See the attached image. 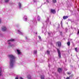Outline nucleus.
<instances>
[{
  "instance_id": "nucleus-1",
  "label": "nucleus",
  "mask_w": 79,
  "mask_h": 79,
  "mask_svg": "<svg viewBox=\"0 0 79 79\" xmlns=\"http://www.w3.org/2000/svg\"><path fill=\"white\" fill-rule=\"evenodd\" d=\"M9 58H10V68H11L13 67L14 66V64L15 63V59H16V57L15 56L13 55H9L8 56Z\"/></svg>"
},
{
  "instance_id": "nucleus-2",
  "label": "nucleus",
  "mask_w": 79,
  "mask_h": 79,
  "mask_svg": "<svg viewBox=\"0 0 79 79\" xmlns=\"http://www.w3.org/2000/svg\"><path fill=\"white\" fill-rule=\"evenodd\" d=\"M57 53L58 54V56L60 58H61V52H60V51L59 50V49L57 48Z\"/></svg>"
},
{
  "instance_id": "nucleus-3",
  "label": "nucleus",
  "mask_w": 79,
  "mask_h": 79,
  "mask_svg": "<svg viewBox=\"0 0 79 79\" xmlns=\"http://www.w3.org/2000/svg\"><path fill=\"white\" fill-rule=\"evenodd\" d=\"M56 45H58L59 47H60L61 45V43L60 41H58L56 43Z\"/></svg>"
},
{
  "instance_id": "nucleus-4",
  "label": "nucleus",
  "mask_w": 79,
  "mask_h": 79,
  "mask_svg": "<svg viewBox=\"0 0 79 79\" xmlns=\"http://www.w3.org/2000/svg\"><path fill=\"white\" fill-rule=\"evenodd\" d=\"M51 13H53V14H55V10H53V9H51Z\"/></svg>"
},
{
  "instance_id": "nucleus-5",
  "label": "nucleus",
  "mask_w": 79,
  "mask_h": 79,
  "mask_svg": "<svg viewBox=\"0 0 79 79\" xmlns=\"http://www.w3.org/2000/svg\"><path fill=\"white\" fill-rule=\"evenodd\" d=\"M57 71L59 73H61L62 71V69L59 68L57 69Z\"/></svg>"
},
{
  "instance_id": "nucleus-6",
  "label": "nucleus",
  "mask_w": 79,
  "mask_h": 79,
  "mask_svg": "<svg viewBox=\"0 0 79 79\" xmlns=\"http://www.w3.org/2000/svg\"><path fill=\"white\" fill-rule=\"evenodd\" d=\"M2 29L3 31H6V27H3L2 28Z\"/></svg>"
},
{
  "instance_id": "nucleus-7",
  "label": "nucleus",
  "mask_w": 79,
  "mask_h": 79,
  "mask_svg": "<svg viewBox=\"0 0 79 79\" xmlns=\"http://www.w3.org/2000/svg\"><path fill=\"white\" fill-rule=\"evenodd\" d=\"M13 41H15V39H11L9 40H8L7 42H13Z\"/></svg>"
},
{
  "instance_id": "nucleus-8",
  "label": "nucleus",
  "mask_w": 79,
  "mask_h": 79,
  "mask_svg": "<svg viewBox=\"0 0 79 79\" xmlns=\"http://www.w3.org/2000/svg\"><path fill=\"white\" fill-rule=\"evenodd\" d=\"M17 52L18 53V55H19L20 54H21V52H20V50H17Z\"/></svg>"
},
{
  "instance_id": "nucleus-9",
  "label": "nucleus",
  "mask_w": 79,
  "mask_h": 79,
  "mask_svg": "<svg viewBox=\"0 0 79 79\" xmlns=\"http://www.w3.org/2000/svg\"><path fill=\"white\" fill-rule=\"evenodd\" d=\"M68 18V16H64L63 17V18L64 19H67V18Z\"/></svg>"
},
{
  "instance_id": "nucleus-10",
  "label": "nucleus",
  "mask_w": 79,
  "mask_h": 79,
  "mask_svg": "<svg viewBox=\"0 0 79 79\" xmlns=\"http://www.w3.org/2000/svg\"><path fill=\"white\" fill-rule=\"evenodd\" d=\"M2 68H0V76H1V75H2Z\"/></svg>"
},
{
  "instance_id": "nucleus-11",
  "label": "nucleus",
  "mask_w": 79,
  "mask_h": 79,
  "mask_svg": "<svg viewBox=\"0 0 79 79\" xmlns=\"http://www.w3.org/2000/svg\"><path fill=\"white\" fill-rule=\"evenodd\" d=\"M18 32H19V34H22V35H23V33L22 32L19 31V30H18Z\"/></svg>"
},
{
  "instance_id": "nucleus-12",
  "label": "nucleus",
  "mask_w": 79,
  "mask_h": 79,
  "mask_svg": "<svg viewBox=\"0 0 79 79\" xmlns=\"http://www.w3.org/2000/svg\"><path fill=\"white\" fill-rule=\"evenodd\" d=\"M19 8H21V4L20 2H19Z\"/></svg>"
},
{
  "instance_id": "nucleus-13",
  "label": "nucleus",
  "mask_w": 79,
  "mask_h": 79,
  "mask_svg": "<svg viewBox=\"0 0 79 79\" xmlns=\"http://www.w3.org/2000/svg\"><path fill=\"white\" fill-rule=\"evenodd\" d=\"M70 42L69 41L67 43V44L68 46H70Z\"/></svg>"
},
{
  "instance_id": "nucleus-14",
  "label": "nucleus",
  "mask_w": 79,
  "mask_h": 79,
  "mask_svg": "<svg viewBox=\"0 0 79 79\" xmlns=\"http://www.w3.org/2000/svg\"><path fill=\"white\" fill-rule=\"evenodd\" d=\"M27 78L28 79H31V75H29L27 77Z\"/></svg>"
},
{
  "instance_id": "nucleus-15",
  "label": "nucleus",
  "mask_w": 79,
  "mask_h": 79,
  "mask_svg": "<svg viewBox=\"0 0 79 79\" xmlns=\"http://www.w3.org/2000/svg\"><path fill=\"white\" fill-rule=\"evenodd\" d=\"M40 17L39 16H38V21H40Z\"/></svg>"
},
{
  "instance_id": "nucleus-16",
  "label": "nucleus",
  "mask_w": 79,
  "mask_h": 79,
  "mask_svg": "<svg viewBox=\"0 0 79 79\" xmlns=\"http://www.w3.org/2000/svg\"><path fill=\"white\" fill-rule=\"evenodd\" d=\"M41 79H45L44 78V76L43 75L41 76Z\"/></svg>"
},
{
  "instance_id": "nucleus-17",
  "label": "nucleus",
  "mask_w": 79,
  "mask_h": 79,
  "mask_svg": "<svg viewBox=\"0 0 79 79\" xmlns=\"http://www.w3.org/2000/svg\"><path fill=\"white\" fill-rule=\"evenodd\" d=\"M75 50L76 52H77V48H75Z\"/></svg>"
},
{
  "instance_id": "nucleus-18",
  "label": "nucleus",
  "mask_w": 79,
  "mask_h": 79,
  "mask_svg": "<svg viewBox=\"0 0 79 79\" xmlns=\"http://www.w3.org/2000/svg\"><path fill=\"white\" fill-rule=\"evenodd\" d=\"M52 2L53 3H56V0H52Z\"/></svg>"
},
{
  "instance_id": "nucleus-19",
  "label": "nucleus",
  "mask_w": 79,
  "mask_h": 79,
  "mask_svg": "<svg viewBox=\"0 0 79 79\" xmlns=\"http://www.w3.org/2000/svg\"><path fill=\"white\" fill-rule=\"evenodd\" d=\"M24 19H25V21H27V18H26V16H24Z\"/></svg>"
},
{
  "instance_id": "nucleus-20",
  "label": "nucleus",
  "mask_w": 79,
  "mask_h": 79,
  "mask_svg": "<svg viewBox=\"0 0 79 79\" xmlns=\"http://www.w3.org/2000/svg\"><path fill=\"white\" fill-rule=\"evenodd\" d=\"M37 51H35L34 52V53H35V54H36V53H37Z\"/></svg>"
},
{
  "instance_id": "nucleus-21",
  "label": "nucleus",
  "mask_w": 79,
  "mask_h": 79,
  "mask_svg": "<svg viewBox=\"0 0 79 79\" xmlns=\"http://www.w3.org/2000/svg\"><path fill=\"white\" fill-rule=\"evenodd\" d=\"M9 2V0H5V2L6 3H7V2Z\"/></svg>"
},
{
  "instance_id": "nucleus-22",
  "label": "nucleus",
  "mask_w": 79,
  "mask_h": 79,
  "mask_svg": "<svg viewBox=\"0 0 79 79\" xmlns=\"http://www.w3.org/2000/svg\"><path fill=\"white\" fill-rule=\"evenodd\" d=\"M49 20V19L48 18V19H47L46 21V23H47V22H48Z\"/></svg>"
},
{
  "instance_id": "nucleus-23",
  "label": "nucleus",
  "mask_w": 79,
  "mask_h": 79,
  "mask_svg": "<svg viewBox=\"0 0 79 79\" xmlns=\"http://www.w3.org/2000/svg\"><path fill=\"white\" fill-rule=\"evenodd\" d=\"M47 53H48V54H49V53H50V51H47Z\"/></svg>"
},
{
  "instance_id": "nucleus-24",
  "label": "nucleus",
  "mask_w": 79,
  "mask_h": 79,
  "mask_svg": "<svg viewBox=\"0 0 79 79\" xmlns=\"http://www.w3.org/2000/svg\"><path fill=\"white\" fill-rule=\"evenodd\" d=\"M67 74H71V73H69V72H67Z\"/></svg>"
},
{
  "instance_id": "nucleus-25",
  "label": "nucleus",
  "mask_w": 79,
  "mask_h": 79,
  "mask_svg": "<svg viewBox=\"0 0 79 79\" xmlns=\"http://www.w3.org/2000/svg\"><path fill=\"white\" fill-rule=\"evenodd\" d=\"M39 39H41V37L40 36H39Z\"/></svg>"
},
{
  "instance_id": "nucleus-26",
  "label": "nucleus",
  "mask_w": 79,
  "mask_h": 79,
  "mask_svg": "<svg viewBox=\"0 0 79 79\" xmlns=\"http://www.w3.org/2000/svg\"><path fill=\"white\" fill-rule=\"evenodd\" d=\"M66 79H69V77H67L66 78Z\"/></svg>"
},
{
  "instance_id": "nucleus-27",
  "label": "nucleus",
  "mask_w": 79,
  "mask_h": 79,
  "mask_svg": "<svg viewBox=\"0 0 79 79\" xmlns=\"http://www.w3.org/2000/svg\"><path fill=\"white\" fill-rule=\"evenodd\" d=\"M20 79H23V78L21 77H20Z\"/></svg>"
},
{
  "instance_id": "nucleus-28",
  "label": "nucleus",
  "mask_w": 79,
  "mask_h": 79,
  "mask_svg": "<svg viewBox=\"0 0 79 79\" xmlns=\"http://www.w3.org/2000/svg\"><path fill=\"white\" fill-rule=\"evenodd\" d=\"M1 20L0 19V23H1Z\"/></svg>"
},
{
  "instance_id": "nucleus-29",
  "label": "nucleus",
  "mask_w": 79,
  "mask_h": 79,
  "mask_svg": "<svg viewBox=\"0 0 79 79\" xmlns=\"http://www.w3.org/2000/svg\"><path fill=\"white\" fill-rule=\"evenodd\" d=\"M15 79H18V78L17 77H16L15 78Z\"/></svg>"
},
{
  "instance_id": "nucleus-30",
  "label": "nucleus",
  "mask_w": 79,
  "mask_h": 79,
  "mask_svg": "<svg viewBox=\"0 0 79 79\" xmlns=\"http://www.w3.org/2000/svg\"><path fill=\"white\" fill-rule=\"evenodd\" d=\"M47 2H48V0H47Z\"/></svg>"
},
{
  "instance_id": "nucleus-31",
  "label": "nucleus",
  "mask_w": 79,
  "mask_h": 79,
  "mask_svg": "<svg viewBox=\"0 0 79 79\" xmlns=\"http://www.w3.org/2000/svg\"><path fill=\"white\" fill-rule=\"evenodd\" d=\"M8 44H10V43H8Z\"/></svg>"
},
{
  "instance_id": "nucleus-32",
  "label": "nucleus",
  "mask_w": 79,
  "mask_h": 79,
  "mask_svg": "<svg viewBox=\"0 0 79 79\" xmlns=\"http://www.w3.org/2000/svg\"><path fill=\"white\" fill-rule=\"evenodd\" d=\"M66 30H67V29H66Z\"/></svg>"
},
{
  "instance_id": "nucleus-33",
  "label": "nucleus",
  "mask_w": 79,
  "mask_h": 79,
  "mask_svg": "<svg viewBox=\"0 0 79 79\" xmlns=\"http://www.w3.org/2000/svg\"><path fill=\"white\" fill-rule=\"evenodd\" d=\"M26 39H27V37H26Z\"/></svg>"
},
{
  "instance_id": "nucleus-34",
  "label": "nucleus",
  "mask_w": 79,
  "mask_h": 79,
  "mask_svg": "<svg viewBox=\"0 0 79 79\" xmlns=\"http://www.w3.org/2000/svg\"><path fill=\"white\" fill-rule=\"evenodd\" d=\"M61 33V32H60V33Z\"/></svg>"
},
{
  "instance_id": "nucleus-35",
  "label": "nucleus",
  "mask_w": 79,
  "mask_h": 79,
  "mask_svg": "<svg viewBox=\"0 0 79 79\" xmlns=\"http://www.w3.org/2000/svg\"><path fill=\"white\" fill-rule=\"evenodd\" d=\"M11 46H12V45H11Z\"/></svg>"
}]
</instances>
